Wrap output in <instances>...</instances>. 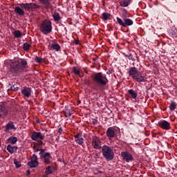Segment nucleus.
Returning a JSON list of instances; mask_svg holds the SVG:
<instances>
[{"label": "nucleus", "mask_w": 177, "mask_h": 177, "mask_svg": "<svg viewBox=\"0 0 177 177\" xmlns=\"http://www.w3.org/2000/svg\"><path fill=\"white\" fill-rule=\"evenodd\" d=\"M45 173L46 175H51V174H53V170H52V167H50V166H48L46 168Z\"/></svg>", "instance_id": "nucleus-29"}, {"label": "nucleus", "mask_w": 177, "mask_h": 177, "mask_svg": "<svg viewBox=\"0 0 177 177\" xmlns=\"http://www.w3.org/2000/svg\"><path fill=\"white\" fill-rule=\"evenodd\" d=\"M38 157L35 153H33L30 157V161L28 162V165L30 168H37L38 167Z\"/></svg>", "instance_id": "nucleus-9"}, {"label": "nucleus", "mask_w": 177, "mask_h": 177, "mask_svg": "<svg viewBox=\"0 0 177 177\" xmlns=\"http://www.w3.org/2000/svg\"><path fill=\"white\" fill-rule=\"evenodd\" d=\"M39 156L40 158H43L44 164H46V165H49V164H50V159L52 158L50 153H45V150L44 149H41Z\"/></svg>", "instance_id": "nucleus-7"}, {"label": "nucleus", "mask_w": 177, "mask_h": 177, "mask_svg": "<svg viewBox=\"0 0 177 177\" xmlns=\"http://www.w3.org/2000/svg\"><path fill=\"white\" fill-rule=\"evenodd\" d=\"M127 1H129L130 3H131V2L132 0H127Z\"/></svg>", "instance_id": "nucleus-47"}, {"label": "nucleus", "mask_w": 177, "mask_h": 177, "mask_svg": "<svg viewBox=\"0 0 177 177\" xmlns=\"http://www.w3.org/2000/svg\"><path fill=\"white\" fill-rule=\"evenodd\" d=\"M8 91H14V92H17L19 91V84L18 83H12L8 84Z\"/></svg>", "instance_id": "nucleus-18"}, {"label": "nucleus", "mask_w": 177, "mask_h": 177, "mask_svg": "<svg viewBox=\"0 0 177 177\" xmlns=\"http://www.w3.org/2000/svg\"><path fill=\"white\" fill-rule=\"evenodd\" d=\"M30 45L28 43H24L23 45V49L24 50H29L30 48Z\"/></svg>", "instance_id": "nucleus-32"}, {"label": "nucleus", "mask_w": 177, "mask_h": 177, "mask_svg": "<svg viewBox=\"0 0 177 177\" xmlns=\"http://www.w3.org/2000/svg\"><path fill=\"white\" fill-rule=\"evenodd\" d=\"M17 146H12L11 145H8L7 146V151L8 153H10V154L16 153L17 151Z\"/></svg>", "instance_id": "nucleus-19"}, {"label": "nucleus", "mask_w": 177, "mask_h": 177, "mask_svg": "<svg viewBox=\"0 0 177 177\" xmlns=\"http://www.w3.org/2000/svg\"><path fill=\"white\" fill-rule=\"evenodd\" d=\"M42 145H44V142H42V140H40L37 142H34V146H36L37 147L42 146Z\"/></svg>", "instance_id": "nucleus-36"}, {"label": "nucleus", "mask_w": 177, "mask_h": 177, "mask_svg": "<svg viewBox=\"0 0 177 177\" xmlns=\"http://www.w3.org/2000/svg\"><path fill=\"white\" fill-rule=\"evenodd\" d=\"M92 146L97 150L102 149V142H100V139L96 136L92 137Z\"/></svg>", "instance_id": "nucleus-10"}, {"label": "nucleus", "mask_w": 177, "mask_h": 177, "mask_svg": "<svg viewBox=\"0 0 177 177\" xmlns=\"http://www.w3.org/2000/svg\"><path fill=\"white\" fill-rule=\"evenodd\" d=\"M102 153L106 161H111L114 158V149L111 147L104 145L102 147Z\"/></svg>", "instance_id": "nucleus-5"}, {"label": "nucleus", "mask_w": 177, "mask_h": 177, "mask_svg": "<svg viewBox=\"0 0 177 177\" xmlns=\"http://www.w3.org/2000/svg\"><path fill=\"white\" fill-rule=\"evenodd\" d=\"M120 156L122 160H124V161H126V162H129V161H133V156H132V155L128 151L121 152Z\"/></svg>", "instance_id": "nucleus-11"}, {"label": "nucleus", "mask_w": 177, "mask_h": 177, "mask_svg": "<svg viewBox=\"0 0 177 177\" xmlns=\"http://www.w3.org/2000/svg\"><path fill=\"white\" fill-rule=\"evenodd\" d=\"M75 45H78L80 44V41L75 40Z\"/></svg>", "instance_id": "nucleus-45"}, {"label": "nucleus", "mask_w": 177, "mask_h": 177, "mask_svg": "<svg viewBox=\"0 0 177 177\" xmlns=\"http://www.w3.org/2000/svg\"><path fill=\"white\" fill-rule=\"evenodd\" d=\"M171 35H172L173 38H177V30L174 29L171 30Z\"/></svg>", "instance_id": "nucleus-34"}, {"label": "nucleus", "mask_w": 177, "mask_h": 177, "mask_svg": "<svg viewBox=\"0 0 177 177\" xmlns=\"http://www.w3.org/2000/svg\"><path fill=\"white\" fill-rule=\"evenodd\" d=\"M62 133H63V129L59 128V129H58V133H59V135H62Z\"/></svg>", "instance_id": "nucleus-43"}, {"label": "nucleus", "mask_w": 177, "mask_h": 177, "mask_svg": "<svg viewBox=\"0 0 177 177\" xmlns=\"http://www.w3.org/2000/svg\"><path fill=\"white\" fill-rule=\"evenodd\" d=\"M14 164L16 168H20V167H21V163L16 159H14Z\"/></svg>", "instance_id": "nucleus-33"}, {"label": "nucleus", "mask_w": 177, "mask_h": 177, "mask_svg": "<svg viewBox=\"0 0 177 177\" xmlns=\"http://www.w3.org/2000/svg\"><path fill=\"white\" fill-rule=\"evenodd\" d=\"M81 134L78 133L75 136V140H77L79 138H81Z\"/></svg>", "instance_id": "nucleus-41"}, {"label": "nucleus", "mask_w": 177, "mask_h": 177, "mask_svg": "<svg viewBox=\"0 0 177 177\" xmlns=\"http://www.w3.org/2000/svg\"><path fill=\"white\" fill-rule=\"evenodd\" d=\"M13 35L15 37V38H21V32L20 30H15L13 32Z\"/></svg>", "instance_id": "nucleus-28"}, {"label": "nucleus", "mask_w": 177, "mask_h": 177, "mask_svg": "<svg viewBox=\"0 0 177 177\" xmlns=\"http://www.w3.org/2000/svg\"><path fill=\"white\" fill-rule=\"evenodd\" d=\"M5 133H9L10 131H17V128L15 126V123L12 121H10L8 123L6 124L5 127Z\"/></svg>", "instance_id": "nucleus-13"}, {"label": "nucleus", "mask_w": 177, "mask_h": 177, "mask_svg": "<svg viewBox=\"0 0 177 177\" xmlns=\"http://www.w3.org/2000/svg\"><path fill=\"white\" fill-rule=\"evenodd\" d=\"M39 2H41L46 6V8H52V4L49 2V0H39Z\"/></svg>", "instance_id": "nucleus-26"}, {"label": "nucleus", "mask_w": 177, "mask_h": 177, "mask_svg": "<svg viewBox=\"0 0 177 177\" xmlns=\"http://www.w3.org/2000/svg\"><path fill=\"white\" fill-rule=\"evenodd\" d=\"M40 30L44 35L50 34L52 32V22L49 20L44 21L40 26Z\"/></svg>", "instance_id": "nucleus-6"}, {"label": "nucleus", "mask_w": 177, "mask_h": 177, "mask_svg": "<svg viewBox=\"0 0 177 177\" xmlns=\"http://www.w3.org/2000/svg\"><path fill=\"white\" fill-rule=\"evenodd\" d=\"M75 142L77 143V145H84V138L81 136L80 138L75 140Z\"/></svg>", "instance_id": "nucleus-31"}, {"label": "nucleus", "mask_w": 177, "mask_h": 177, "mask_svg": "<svg viewBox=\"0 0 177 177\" xmlns=\"http://www.w3.org/2000/svg\"><path fill=\"white\" fill-rule=\"evenodd\" d=\"M127 13H128V11H127V10H124V12L122 14V16L124 19H127Z\"/></svg>", "instance_id": "nucleus-40"}, {"label": "nucleus", "mask_w": 177, "mask_h": 177, "mask_svg": "<svg viewBox=\"0 0 177 177\" xmlns=\"http://www.w3.org/2000/svg\"><path fill=\"white\" fill-rule=\"evenodd\" d=\"M93 125H96L97 124V120L95 119H93L92 121Z\"/></svg>", "instance_id": "nucleus-42"}, {"label": "nucleus", "mask_w": 177, "mask_h": 177, "mask_svg": "<svg viewBox=\"0 0 177 177\" xmlns=\"http://www.w3.org/2000/svg\"><path fill=\"white\" fill-rule=\"evenodd\" d=\"M169 109L171 111H174L176 109V104L174 101H171Z\"/></svg>", "instance_id": "nucleus-30"}, {"label": "nucleus", "mask_w": 177, "mask_h": 177, "mask_svg": "<svg viewBox=\"0 0 177 177\" xmlns=\"http://www.w3.org/2000/svg\"><path fill=\"white\" fill-rule=\"evenodd\" d=\"M49 50H56V52H59L60 50V45L59 44H49L48 45Z\"/></svg>", "instance_id": "nucleus-17"}, {"label": "nucleus", "mask_w": 177, "mask_h": 177, "mask_svg": "<svg viewBox=\"0 0 177 177\" xmlns=\"http://www.w3.org/2000/svg\"><path fill=\"white\" fill-rule=\"evenodd\" d=\"M32 92V90L31 88L25 86L24 88L21 90V93L24 95V97H30L31 96V93Z\"/></svg>", "instance_id": "nucleus-16"}, {"label": "nucleus", "mask_w": 177, "mask_h": 177, "mask_svg": "<svg viewBox=\"0 0 177 177\" xmlns=\"http://www.w3.org/2000/svg\"><path fill=\"white\" fill-rule=\"evenodd\" d=\"M44 138L45 136L42 135L41 132L37 131H34L31 136L32 140H38V139H39L40 140H44Z\"/></svg>", "instance_id": "nucleus-14"}, {"label": "nucleus", "mask_w": 177, "mask_h": 177, "mask_svg": "<svg viewBox=\"0 0 177 177\" xmlns=\"http://www.w3.org/2000/svg\"><path fill=\"white\" fill-rule=\"evenodd\" d=\"M18 5L19 7L17 6L14 8L15 13L18 16H24V10L30 12V10H35V9L39 8V6L35 3H19Z\"/></svg>", "instance_id": "nucleus-2"}, {"label": "nucleus", "mask_w": 177, "mask_h": 177, "mask_svg": "<svg viewBox=\"0 0 177 177\" xmlns=\"http://www.w3.org/2000/svg\"><path fill=\"white\" fill-rule=\"evenodd\" d=\"M35 62H37V63H42V58L39 57L38 56H36L35 57Z\"/></svg>", "instance_id": "nucleus-37"}, {"label": "nucleus", "mask_w": 177, "mask_h": 177, "mask_svg": "<svg viewBox=\"0 0 177 177\" xmlns=\"http://www.w3.org/2000/svg\"><path fill=\"white\" fill-rule=\"evenodd\" d=\"M93 89L96 92H99L102 89V86H106L109 83V79L102 73H95L93 76Z\"/></svg>", "instance_id": "nucleus-1"}, {"label": "nucleus", "mask_w": 177, "mask_h": 177, "mask_svg": "<svg viewBox=\"0 0 177 177\" xmlns=\"http://www.w3.org/2000/svg\"><path fill=\"white\" fill-rule=\"evenodd\" d=\"M116 20L120 24V26H122V27H129V26H132L133 24V21H132L131 19L124 18V21L121 19L120 17H116Z\"/></svg>", "instance_id": "nucleus-8"}, {"label": "nucleus", "mask_w": 177, "mask_h": 177, "mask_svg": "<svg viewBox=\"0 0 177 177\" xmlns=\"http://www.w3.org/2000/svg\"><path fill=\"white\" fill-rule=\"evenodd\" d=\"M37 147H37L35 145H33V150H34L35 153H37L38 151H41V149H38Z\"/></svg>", "instance_id": "nucleus-39"}, {"label": "nucleus", "mask_w": 177, "mask_h": 177, "mask_svg": "<svg viewBox=\"0 0 177 177\" xmlns=\"http://www.w3.org/2000/svg\"><path fill=\"white\" fill-rule=\"evenodd\" d=\"M8 114H9V110L8 109V107H6V105L3 104H0V117L4 118Z\"/></svg>", "instance_id": "nucleus-12"}, {"label": "nucleus", "mask_w": 177, "mask_h": 177, "mask_svg": "<svg viewBox=\"0 0 177 177\" xmlns=\"http://www.w3.org/2000/svg\"><path fill=\"white\" fill-rule=\"evenodd\" d=\"M27 66V60L24 59H21V63L19 62H17V63H12L10 65V71L14 75L19 76L22 73H24V70H26V67Z\"/></svg>", "instance_id": "nucleus-3"}, {"label": "nucleus", "mask_w": 177, "mask_h": 177, "mask_svg": "<svg viewBox=\"0 0 177 177\" xmlns=\"http://www.w3.org/2000/svg\"><path fill=\"white\" fill-rule=\"evenodd\" d=\"M8 142L11 145H15V143L17 142V137L11 136L8 138Z\"/></svg>", "instance_id": "nucleus-25"}, {"label": "nucleus", "mask_w": 177, "mask_h": 177, "mask_svg": "<svg viewBox=\"0 0 177 177\" xmlns=\"http://www.w3.org/2000/svg\"><path fill=\"white\" fill-rule=\"evenodd\" d=\"M158 125L160 128H162V129H165L166 131H169V129H171V124H169V122L166 120L159 122Z\"/></svg>", "instance_id": "nucleus-15"}, {"label": "nucleus", "mask_w": 177, "mask_h": 177, "mask_svg": "<svg viewBox=\"0 0 177 177\" xmlns=\"http://www.w3.org/2000/svg\"><path fill=\"white\" fill-rule=\"evenodd\" d=\"M30 173H31V171L28 169V170L26 171V175H27V176H28V175H30Z\"/></svg>", "instance_id": "nucleus-44"}, {"label": "nucleus", "mask_w": 177, "mask_h": 177, "mask_svg": "<svg viewBox=\"0 0 177 177\" xmlns=\"http://www.w3.org/2000/svg\"><path fill=\"white\" fill-rule=\"evenodd\" d=\"M106 74H108V75H110L111 74V71H107Z\"/></svg>", "instance_id": "nucleus-46"}, {"label": "nucleus", "mask_w": 177, "mask_h": 177, "mask_svg": "<svg viewBox=\"0 0 177 177\" xmlns=\"http://www.w3.org/2000/svg\"><path fill=\"white\" fill-rule=\"evenodd\" d=\"M126 57H129V60H133V62H135V59L133 58V56L132 54L126 55Z\"/></svg>", "instance_id": "nucleus-38"}, {"label": "nucleus", "mask_w": 177, "mask_h": 177, "mask_svg": "<svg viewBox=\"0 0 177 177\" xmlns=\"http://www.w3.org/2000/svg\"><path fill=\"white\" fill-rule=\"evenodd\" d=\"M111 17V15L109 12H103L102 15V19L104 21H107L110 19V17Z\"/></svg>", "instance_id": "nucleus-27"}, {"label": "nucleus", "mask_w": 177, "mask_h": 177, "mask_svg": "<svg viewBox=\"0 0 177 177\" xmlns=\"http://www.w3.org/2000/svg\"><path fill=\"white\" fill-rule=\"evenodd\" d=\"M130 4L131 3L128 0H122L120 1V6H122L123 8H127V6H129Z\"/></svg>", "instance_id": "nucleus-23"}, {"label": "nucleus", "mask_w": 177, "mask_h": 177, "mask_svg": "<svg viewBox=\"0 0 177 177\" xmlns=\"http://www.w3.org/2000/svg\"><path fill=\"white\" fill-rule=\"evenodd\" d=\"M106 136L109 138H114V136H115V131H114L111 127L108 128L106 131Z\"/></svg>", "instance_id": "nucleus-20"}, {"label": "nucleus", "mask_w": 177, "mask_h": 177, "mask_svg": "<svg viewBox=\"0 0 177 177\" xmlns=\"http://www.w3.org/2000/svg\"><path fill=\"white\" fill-rule=\"evenodd\" d=\"M128 93L132 99H136V97H138V93L133 89L129 90Z\"/></svg>", "instance_id": "nucleus-21"}, {"label": "nucleus", "mask_w": 177, "mask_h": 177, "mask_svg": "<svg viewBox=\"0 0 177 177\" xmlns=\"http://www.w3.org/2000/svg\"><path fill=\"white\" fill-rule=\"evenodd\" d=\"M73 73L76 75H80V70H77V68L75 66L73 68Z\"/></svg>", "instance_id": "nucleus-35"}, {"label": "nucleus", "mask_w": 177, "mask_h": 177, "mask_svg": "<svg viewBox=\"0 0 177 177\" xmlns=\"http://www.w3.org/2000/svg\"><path fill=\"white\" fill-rule=\"evenodd\" d=\"M53 17L55 21H57V22L60 21V20H61V19H62V18L60 17V15H59V12H55L53 14Z\"/></svg>", "instance_id": "nucleus-24"}, {"label": "nucleus", "mask_w": 177, "mask_h": 177, "mask_svg": "<svg viewBox=\"0 0 177 177\" xmlns=\"http://www.w3.org/2000/svg\"><path fill=\"white\" fill-rule=\"evenodd\" d=\"M64 115L66 118H68V117H71V115H73V109H68V108H66L64 111Z\"/></svg>", "instance_id": "nucleus-22"}, {"label": "nucleus", "mask_w": 177, "mask_h": 177, "mask_svg": "<svg viewBox=\"0 0 177 177\" xmlns=\"http://www.w3.org/2000/svg\"><path fill=\"white\" fill-rule=\"evenodd\" d=\"M129 77H131L137 82H146V77L142 75L139 69L135 66H131L128 71Z\"/></svg>", "instance_id": "nucleus-4"}]
</instances>
